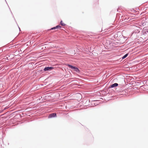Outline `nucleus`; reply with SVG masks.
Here are the masks:
<instances>
[{"instance_id":"nucleus-8","label":"nucleus","mask_w":148,"mask_h":148,"mask_svg":"<svg viewBox=\"0 0 148 148\" xmlns=\"http://www.w3.org/2000/svg\"><path fill=\"white\" fill-rule=\"evenodd\" d=\"M128 55V54H126L122 58V59H124L125 58H126L127 56Z\"/></svg>"},{"instance_id":"nucleus-6","label":"nucleus","mask_w":148,"mask_h":148,"mask_svg":"<svg viewBox=\"0 0 148 148\" xmlns=\"http://www.w3.org/2000/svg\"><path fill=\"white\" fill-rule=\"evenodd\" d=\"M61 27L60 26H59V25H57V26H56V27H54L53 28H52L51 29V30H53V29H58V28H60Z\"/></svg>"},{"instance_id":"nucleus-4","label":"nucleus","mask_w":148,"mask_h":148,"mask_svg":"<svg viewBox=\"0 0 148 148\" xmlns=\"http://www.w3.org/2000/svg\"><path fill=\"white\" fill-rule=\"evenodd\" d=\"M56 114L55 113H53L50 114L49 116V118H50L53 117H55L56 116Z\"/></svg>"},{"instance_id":"nucleus-1","label":"nucleus","mask_w":148,"mask_h":148,"mask_svg":"<svg viewBox=\"0 0 148 148\" xmlns=\"http://www.w3.org/2000/svg\"><path fill=\"white\" fill-rule=\"evenodd\" d=\"M67 66H68L69 67L71 68V69H73L76 72L79 73V70L77 67L75 66H73L69 64H68Z\"/></svg>"},{"instance_id":"nucleus-7","label":"nucleus","mask_w":148,"mask_h":148,"mask_svg":"<svg viewBox=\"0 0 148 148\" xmlns=\"http://www.w3.org/2000/svg\"><path fill=\"white\" fill-rule=\"evenodd\" d=\"M60 24L61 25L63 26L65 25V24L62 22V21H61L60 22Z\"/></svg>"},{"instance_id":"nucleus-3","label":"nucleus","mask_w":148,"mask_h":148,"mask_svg":"<svg viewBox=\"0 0 148 148\" xmlns=\"http://www.w3.org/2000/svg\"><path fill=\"white\" fill-rule=\"evenodd\" d=\"M53 69V67H46L44 69V70L45 71H48V70H52V69Z\"/></svg>"},{"instance_id":"nucleus-5","label":"nucleus","mask_w":148,"mask_h":148,"mask_svg":"<svg viewBox=\"0 0 148 148\" xmlns=\"http://www.w3.org/2000/svg\"><path fill=\"white\" fill-rule=\"evenodd\" d=\"M118 86V84L116 83H115L112 85L111 86V88H113L115 87H116Z\"/></svg>"},{"instance_id":"nucleus-2","label":"nucleus","mask_w":148,"mask_h":148,"mask_svg":"<svg viewBox=\"0 0 148 148\" xmlns=\"http://www.w3.org/2000/svg\"><path fill=\"white\" fill-rule=\"evenodd\" d=\"M134 18H133L132 16L128 17L127 19V18L126 17L125 18V20L126 21H130L131 20H132V21H134V20H133Z\"/></svg>"},{"instance_id":"nucleus-9","label":"nucleus","mask_w":148,"mask_h":148,"mask_svg":"<svg viewBox=\"0 0 148 148\" xmlns=\"http://www.w3.org/2000/svg\"><path fill=\"white\" fill-rule=\"evenodd\" d=\"M79 95V96H80L81 95L80 94H79V95Z\"/></svg>"}]
</instances>
